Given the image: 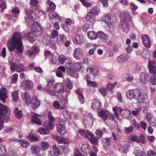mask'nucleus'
Wrapping results in <instances>:
<instances>
[{
    "instance_id": "obj_14",
    "label": "nucleus",
    "mask_w": 156,
    "mask_h": 156,
    "mask_svg": "<svg viewBox=\"0 0 156 156\" xmlns=\"http://www.w3.org/2000/svg\"><path fill=\"white\" fill-rule=\"evenodd\" d=\"M21 97L24 101L25 104L27 106H28L31 104L30 97L29 93L27 92H24L22 93Z\"/></svg>"
},
{
    "instance_id": "obj_54",
    "label": "nucleus",
    "mask_w": 156,
    "mask_h": 156,
    "mask_svg": "<svg viewBox=\"0 0 156 156\" xmlns=\"http://www.w3.org/2000/svg\"><path fill=\"white\" fill-rule=\"evenodd\" d=\"M6 149L5 147L2 145H0V155H4L5 154Z\"/></svg>"
},
{
    "instance_id": "obj_43",
    "label": "nucleus",
    "mask_w": 156,
    "mask_h": 156,
    "mask_svg": "<svg viewBox=\"0 0 156 156\" xmlns=\"http://www.w3.org/2000/svg\"><path fill=\"white\" fill-rule=\"evenodd\" d=\"M81 149L83 151L87 153V152H89L90 147L88 144H84L82 146Z\"/></svg>"
},
{
    "instance_id": "obj_2",
    "label": "nucleus",
    "mask_w": 156,
    "mask_h": 156,
    "mask_svg": "<svg viewBox=\"0 0 156 156\" xmlns=\"http://www.w3.org/2000/svg\"><path fill=\"white\" fill-rule=\"evenodd\" d=\"M10 113L11 111L7 107L0 104V131L4 127L3 120L7 122Z\"/></svg>"
},
{
    "instance_id": "obj_5",
    "label": "nucleus",
    "mask_w": 156,
    "mask_h": 156,
    "mask_svg": "<svg viewBox=\"0 0 156 156\" xmlns=\"http://www.w3.org/2000/svg\"><path fill=\"white\" fill-rule=\"evenodd\" d=\"M47 84L44 87V89L46 92L48 94L54 96L55 93L53 90V83L55 82V80L53 78H50L47 80Z\"/></svg>"
},
{
    "instance_id": "obj_10",
    "label": "nucleus",
    "mask_w": 156,
    "mask_h": 156,
    "mask_svg": "<svg viewBox=\"0 0 156 156\" xmlns=\"http://www.w3.org/2000/svg\"><path fill=\"white\" fill-rule=\"evenodd\" d=\"M66 67L67 71L70 75L76 77L77 76V74L75 70L74 69L72 63L70 62H67L65 64Z\"/></svg>"
},
{
    "instance_id": "obj_64",
    "label": "nucleus",
    "mask_w": 156,
    "mask_h": 156,
    "mask_svg": "<svg viewBox=\"0 0 156 156\" xmlns=\"http://www.w3.org/2000/svg\"><path fill=\"white\" fill-rule=\"evenodd\" d=\"M58 59L59 62L62 64H63L66 60V57L62 55H60Z\"/></svg>"
},
{
    "instance_id": "obj_57",
    "label": "nucleus",
    "mask_w": 156,
    "mask_h": 156,
    "mask_svg": "<svg viewBox=\"0 0 156 156\" xmlns=\"http://www.w3.org/2000/svg\"><path fill=\"white\" fill-rule=\"evenodd\" d=\"M146 118L149 123L151 122V120L154 119V117L152 114L150 113H148L147 114Z\"/></svg>"
},
{
    "instance_id": "obj_17",
    "label": "nucleus",
    "mask_w": 156,
    "mask_h": 156,
    "mask_svg": "<svg viewBox=\"0 0 156 156\" xmlns=\"http://www.w3.org/2000/svg\"><path fill=\"white\" fill-rule=\"evenodd\" d=\"M149 76L146 72L142 73L140 75V82L143 84H145L148 82Z\"/></svg>"
},
{
    "instance_id": "obj_3",
    "label": "nucleus",
    "mask_w": 156,
    "mask_h": 156,
    "mask_svg": "<svg viewBox=\"0 0 156 156\" xmlns=\"http://www.w3.org/2000/svg\"><path fill=\"white\" fill-rule=\"evenodd\" d=\"M121 19V27L123 32L126 33L128 31L129 25L132 23V18L127 13H124L120 16Z\"/></svg>"
},
{
    "instance_id": "obj_19",
    "label": "nucleus",
    "mask_w": 156,
    "mask_h": 156,
    "mask_svg": "<svg viewBox=\"0 0 156 156\" xmlns=\"http://www.w3.org/2000/svg\"><path fill=\"white\" fill-rule=\"evenodd\" d=\"M25 12L28 17V18H25V21L26 22H28L30 20H32L35 19V13L33 11L30 10H26Z\"/></svg>"
},
{
    "instance_id": "obj_22",
    "label": "nucleus",
    "mask_w": 156,
    "mask_h": 156,
    "mask_svg": "<svg viewBox=\"0 0 156 156\" xmlns=\"http://www.w3.org/2000/svg\"><path fill=\"white\" fill-rule=\"evenodd\" d=\"M32 104L31 107L33 109H36L40 105V103L36 96H33L31 101Z\"/></svg>"
},
{
    "instance_id": "obj_63",
    "label": "nucleus",
    "mask_w": 156,
    "mask_h": 156,
    "mask_svg": "<svg viewBox=\"0 0 156 156\" xmlns=\"http://www.w3.org/2000/svg\"><path fill=\"white\" fill-rule=\"evenodd\" d=\"M117 84V82H115L113 83H110L108 84L107 88L110 91H112L114 88L115 86Z\"/></svg>"
},
{
    "instance_id": "obj_47",
    "label": "nucleus",
    "mask_w": 156,
    "mask_h": 156,
    "mask_svg": "<svg viewBox=\"0 0 156 156\" xmlns=\"http://www.w3.org/2000/svg\"><path fill=\"white\" fill-rule=\"evenodd\" d=\"M16 141L18 140L20 143V145L23 147H26L27 145H29V143L27 141H24L23 140H16Z\"/></svg>"
},
{
    "instance_id": "obj_7",
    "label": "nucleus",
    "mask_w": 156,
    "mask_h": 156,
    "mask_svg": "<svg viewBox=\"0 0 156 156\" xmlns=\"http://www.w3.org/2000/svg\"><path fill=\"white\" fill-rule=\"evenodd\" d=\"M32 26L34 27L33 30L31 31L33 35L36 37L41 36L42 34V32L39 23L37 22L34 21L32 23Z\"/></svg>"
},
{
    "instance_id": "obj_52",
    "label": "nucleus",
    "mask_w": 156,
    "mask_h": 156,
    "mask_svg": "<svg viewBox=\"0 0 156 156\" xmlns=\"http://www.w3.org/2000/svg\"><path fill=\"white\" fill-rule=\"evenodd\" d=\"M87 120H88H88H85L83 121V124L85 125L86 127H87L88 126H91L92 124V119L89 118L88 119H87Z\"/></svg>"
},
{
    "instance_id": "obj_42",
    "label": "nucleus",
    "mask_w": 156,
    "mask_h": 156,
    "mask_svg": "<svg viewBox=\"0 0 156 156\" xmlns=\"http://www.w3.org/2000/svg\"><path fill=\"white\" fill-rule=\"evenodd\" d=\"M49 14V16L51 19H54L55 18L59 19L60 16L56 12H50Z\"/></svg>"
},
{
    "instance_id": "obj_51",
    "label": "nucleus",
    "mask_w": 156,
    "mask_h": 156,
    "mask_svg": "<svg viewBox=\"0 0 156 156\" xmlns=\"http://www.w3.org/2000/svg\"><path fill=\"white\" fill-rule=\"evenodd\" d=\"M12 14L16 17L19 14L20 10L18 8H15L12 9Z\"/></svg>"
},
{
    "instance_id": "obj_37",
    "label": "nucleus",
    "mask_w": 156,
    "mask_h": 156,
    "mask_svg": "<svg viewBox=\"0 0 156 156\" xmlns=\"http://www.w3.org/2000/svg\"><path fill=\"white\" fill-rule=\"evenodd\" d=\"M14 113L15 116L18 119H21L23 116V114L20 110H19L17 108H15L14 111Z\"/></svg>"
},
{
    "instance_id": "obj_11",
    "label": "nucleus",
    "mask_w": 156,
    "mask_h": 156,
    "mask_svg": "<svg viewBox=\"0 0 156 156\" xmlns=\"http://www.w3.org/2000/svg\"><path fill=\"white\" fill-rule=\"evenodd\" d=\"M39 51V49L37 46H34L29 50L25 51V54L27 56L30 57L37 54Z\"/></svg>"
},
{
    "instance_id": "obj_59",
    "label": "nucleus",
    "mask_w": 156,
    "mask_h": 156,
    "mask_svg": "<svg viewBox=\"0 0 156 156\" xmlns=\"http://www.w3.org/2000/svg\"><path fill=\"white\" fill-rule=\"evenodd\" d=\"M11 70L12 71H16L17 72L18 65L15 63H12L10 66Z\"/></svg>"
},
{
    "instance_id": "obj_44",
    "label": "nucleus",
    "mask_w": 156,
    "mask_h": 156,
    "mask_svg": "<svg viewBox=\"0 0 156 156\" xmlns=\"http://www.w3.org/2000/svg\"><path fill=\"white\" fill-rule=\"evenodd\" d=\"M100 12L99 9L97 7H94V8H92L89 12L92 13L95 16L96 15H98Z\"/></svg>"
},
{
    "instance_id": "obj_18",
    "label": "nucleus",
    "mask_w": 156,
    "mask_h": 156,
    "mask_svg": "<svg viewBox=\"0 0 156 156\" xmlns=\"http://www.w3.org/2000/svg\"><path fill=\"white\" fill-rule=\"evenodd\" d=\"M58 132L61 134H65L66 132V126L63 122H60L57 125Z\"/></svg>"
},
{
    "instance_id": "obj_29",
    "label": "nucleus",
    "mask_w": 156,
    "mask_h": 156,
    "mask_svg": "<svg viewBox=\"0 0 156 156\" xmlns=\"http://www.w3.org/2000/svg\"><path fill=\"white\" fill-rule=\"evenodd\" d=\"M66 39V37L64 35L59 34L57 37V43L59 45H61L64 44Z\"/></svg>"
},
{
    "instance_id": "obj_13",
    "label": "nucleus",
    "mask_w": 156,
    "mask_h": 156,
    "mask_svg": "<svg viewBox=\"0 0 156 156\" xmlns=\"http://www.w3.org/2000/svg\"><path fill=\"white\" fill-rule=\"evenodd\" d=\"M139 89H130L126 91V94L127 98L131 100L133 98L135 99Z\"/></svg>"
},
{
    "instance_id": "obj_25",
    "label": "nucleus",
    "mask_w": 156,
    "mask_h": 156,
    "mask_svg": "<svg viewBox=\"0 0 156 156\" xmlns=\"http://www.w3.org/2000/svg\"><path fill=\"white\" fill-rule=\"evenodd\" d=\"M46 4L49 7L47 8L46 10L49 12H51L54 10L56 8L55 4L50 0H48Z\"/></svg>"
},
{
    "instance_id": "obj_60",
    "label": "nucleus",
    "mask_w": 156,
    "mask_h": 156,
    "mask_svg": "<svg viewBox=\"0 0 156 156\" xmlns=\"http://www.w3.org/2000/svg\"><path fill=\"white\" fill-rule=\"evenodd\" d=\"M28 137L32 141H37L38 140V138L36 136L32 134H30L29 135Z\"/></svg>"
},
{
    "instance_id": "obj_20",
    "label": "nucleus",
    "mask_w": 156,
    "mask_h": 156,
    "mask_svg": "<svg viewBox=\"0 0 156 156\" xmlns=\"http://www.w3.org/2000/svg\"><path fill=\"white\" fill-rule=\"evenodd\" d=\"M41 115L36 113L33 114L32 116L31 120L35 123L40 125H42L40 119Z\"/></svg>"
},
{
    "instance_id": "obj_26",
    "label": "nucleus",
    "mask_w": 156,
    "mask_h": 156,
    "mask_svg": "<svg viewBox=\"0 0 156 156\" xmlns=\"http://www.w3.org/2000/svg\"><path fill=\"white\" fill-rule=\"evenodd\" d=\"M97 37L100 38L101 41L104 42H106L108 38V36L102 31L97 32Z\"/></svg>"
},
{
    "instance_id": "obj_46",
    "label": "nucleus",
    "mask_w": 156,
    "mask_h": 156,
    "mask_svg": "<svg viewBox=\"0 0 156 156\" xmlns=\"http://www.w3.org/2000/svg\"><path fill=\"white\" fill-rule=\"evenodd\" d=\"M38 132L41 134H48L49 133V132L46 129H45L41 127L38 129Z\"/></svg>"
},
{
    "instance_id": "obj_45",
    "label": "nucleus",
    "mask_w": 156,
    "mask_h": 156,
    "mask_svg": "<svg viewBox=\"0 0 156 156\" xmlns=\"http://www.w3.org/2000/svg\"><path fill=\"white\" fill-rule=\"evenodd\" d=\"M103 21L108 25L110 24L111 22V17L108 15H106L103 17Z\"/></svg>"
},
{
    "instance_id": "obj_23",
    "label": "nucleus",
    "mask_w": 156,
    "mask_h": 156,
    "mask_svg": "<svg viewBox=\"0 0 156 156\" xmlns=\"http://www.w3.org/2000/svg\"><path fill=\"white\" fill-rule=\"evenodd\" d=\"M7 90L4 87L0 89V99L3 102L5 103V99L7 97Z\"/></svg>"
},
{
    "instance_id": "obj_31",
    "label": "nucleus",
    "mask_w": 156,
    "mask_h": 156,
    "mask_svg": "<svg viewBox=\"0 0 156 156\" xmlns=\"http://www.w3.org/2000/svg\"><path fill=\"white\" fill-rule=\"evenodd\" d=\"M87 72L91 73L94 75H97L98 74V69L97 67L95 66L87 69Z\"/></svg>"
},
{
    "instance_id": "obj_39",
    "label": "nucleus",
    "mask_w": 156,
    "mask_h": 156,
    "mask_svg": "<svg viewBox=\"0 0 156 156\" xmlns=\"http://www.w3.org/2000/svg\"><path fill=\"white\" fill-rule=\"evenodd\" d=\"M62 114L64 118L67 120H69L71 118L70 112L66 110H64L62 112Z\"/></svg>"
},
{
    "instance_id": "obj_28",
    "label": "nucleus",
    "mask_w": 156,
    "mask_h": 156,
    "mask_svg": "<svg viewBox=\"0 0 156 156\" xmlns=\"http://www.w3.org/2000/svg\"><path fill=\"white\" fill-rule=\"evenodd\" d=\"M23 86L26 90L31 89L33 87V83L30 80H26L23 83Z\"/></svg>"
},
{
    "instance_id": "obj_36",
    "label": "nucleus",
    "mask_w": 156,
    "mask_h": 156,
    "mask_svg": "<svg viewBox=\"0 0 156 156\" xmlns=\"http://www.w3.org/2000/svg\"><path fill=\"white\" fill-rule=\"evenodd\" d=\"M64 83L69 89H72L73 87V85L69 79L68 78H65L63 81Z\"/></svg>"
},
{
    "instance_id": "obj_53",
    "label": "nucleus",
    "mask_w": 156,
    "mask_h": 156,
    "mask_svg": "<svg viewBox=\"0 0 156 156\" xmlns=\"http://www.w3.org/2000/svg\"><path fill=\"white\" fill-rule=\"evenodd\" d=\"M30 150L33 153L36 154L38 151V147L37 146L32 145L30 147Z\"/></svg>"
},
{
    "instance_id": "obj_40",
    "label": "nucleus",
    "mask_w": 156,
    "mask_h": 156,
    "mask_svg": "<svg viewBox=\"0 0 156 156\" xmlns=\"http://www.w3.org/2000/svg\"><path fill=\"white\" fill-rule=\"evenodd\" d=\"M86 19L88 21L93 22L95 19V16L92 13L89 12L86 16Z\"/></svg>"
},
{
    "instance_id": "obj_48",
    "label": "nucleus",
    "mask_w": 156,
    "mask_h": 156,
    "mask_svg": "<svg viewBox=\"0 0 156 156\" xmlns=\"http://www.w3.org/2000/svg\"><path fill=\"white\" fill-rule=\"evenodd\" d=\"M28 37L29 41L31 42H33L35 40L36 37L34 36L31 31H30L28 34Z\"/></svg>"
},
{
    "instance_id": "obj_34",
    "label": "nucleus",
    "mask_w": 156,
    "mask_h": 156,
    "mask_svg": "<svg viewBox=\"0 0 156 156\" xmlns=\"http://www.w3.org/2000/svg\"><path fill=\"white\" fill-rule=\"evenodd\" d=\"M101 105V103L99 100L94 99L91 105V107L93 109H98L100 107Z\"/></svg>"
},
{
    "instance_id": "obj_33",
    "label": "nucleus",
    "mask_w": 156,
    "mask_h": 156,
    "mask_svg": "<svg viewBox=\"0 0 156 156\" xmlns=\"http://www.w3.org/2000/svg\"><path fill=\"white\" fill-rule=\"evenodd\" d=\"M43 126L45 129L49 131V130H52L53 129L54 125V122L49 121L44 122Z\"/></svg>"
},
{
    "instance_id": "obj_50",
    "label": "nucleus",
    "mask_w": 156,
    "mask_h": 156,
    "mask_svg": "<svg viewBox=\"0 0 156 156\" xmlns=\"http://www.w3.org/2000/svg\"><path fill=\"white\" fill-rule=\"evenodd\" d=\"M130 113V111L129 110H124L121 111V114L123 117L124 118H126L128 117Z\"/></svg>"
},
{
    "instance_id": "obj_41",
    "label": "nucleus",
    "mask_w": 156,
    "mask_h": 156,
    "mask_svg": "<svg viewBox=\"0 0 156 156\" xmlns=\"http://www.w3.org/2000/svg\"><path fill=\"white\" fill-rule=\"evenodd\" d=\"M128 58V57L127 55H120L117 58V61L119 62L122 63Z\"/></svg>"
},
{
    "instance_id": "obj_24",
    "label": "nucleus",
    "mask_w": 156,
    "mask_h": 156,
    "mask_svg": "<svg viewBox=\"0 0 156 156\" xmlns=\"http://www.w3.org/2000/svg\"><path fill=\"white\" fill-rule=\"evenodd\" d=\"M140 138L137 137L136 136L131 135L129 136V139L132 141H135L138 143H140L141 140L142 143H144L145 141L144 137L142 135H140Z\"/></svg>"
},
{
    "instance_id": "obj_16",
    "label": "nucleus",
    "mask_w": 156,
    "mask_h": 156,
    "mask_svg": "<svg viewBox=\"0 0 156 156\" xmlns=\"http://www.w3.org/2000/svg\"><path fill=\"white\" fill-rule=\"evenodd\" d=\"M141 38L142 42L145 47L147 48H150L151 44L148 36L146 34H144L142 35Z\"/></svg>"
},
{
    "instance_id": "obj_38",
    "label": "nucleus",
    "mask_w": 156,
    "mask_h": 156,
    "mask_svg": "<svg viewBox=\"0 0 156 156\" xmlns=\"http://www.w3.org/2000/svg\"><path fill=\"white\" fill-rule=\"evenodd\" d=\"M87 36L91 40H93L97 38V33H95L93 31H89L87 33Z\"/></svg>"
},
{
    "instance_id": "obj_62",
    "label": "nucleus",
    "mask_w": 156,
    "mask_h": 156,
    "mask_svg": "<svg viewBox=\"0 0 156 156\" xmlns=\"http://www.w3.org/2000/svg\"><path fill=\"white\" fill-rule=\"evenodd\" d=\"M87 83L88 86L90 87H96L97 86V84L95 82L88 80H87Z\"/></svg>"
},
{
    "instance_id": "obj_8",
    "label": "nucleus",
    "mask_w": 156,
    "mask_h": 156,
    "mask_svg": "<svg viewBox=\"0 0 156 156\" xmlns=\"http://www.w3.org/2000/svg\"><path fill=\"white\" fill-rule=\"evenodd\" d=\"M72 39L74 43L80 45L82 44L84 41L83 36L79 34H76L73 37Z\"/></svg>"
},
{
    "instance_id": "obj_58",
    "label": "nucleus",
    "mask_w": 156,
    "mask_h": 156,
    "mask_svg": "<svg viewBox=\"0 0 156 156\" xmlns=\"http://www.w3.org/2000/svg\"><path fill=\"white\" fill-rule=\"evenodd\" d=\"M133 130V127L131 126L128 127H125L124 129V132L126 134H129L132 132Z\"/></svg>"
},
{
    "instance_id": "obj_49",
    "label": "nucleus",
    "mask_w": 156,
    "mask_h": 156,
    "mask_svg": "<svg viewBox=\"0 0 156 156\" xmlns=\"http://www.w3.org/2000/svg\"><path fill=\"white\" fill-rule=\"evenodd\" d=\"M41 146L43 151L46 150L49 146L48 142L45 141L42 142L41 143Z\"/></svg>"
},
{
    "instance_id": "obj_6",
    "label": "nucleus",
    "mask_w": 156,
    "mask_h": 156,
    "mask_svg": "<svg viewBox=\"0 0 156 156\" xmlns=\"http://www.w3.org/2000/svg\"><path fill=\"white\" fill-rule=\"evenodd\" d=\"M136 96L135 99L140 103H144L147 100V94L139 89Z\"/></svg>"
},
{
    "instance_id": "obj_61",
    "label": "nucleus",
    "mask_w": 156,
    "mask_h": 156,
    "mask_svg": "<svg viewBox=\"0 0 156 156\" xmlns=\"http://www.w3.org/2000/svg\"><path fill=\"white\" fill-rule=\"evenodd\" d=\"M136 156H145V153L140 151H135L134 152Z\"/></svg>"
},
{
    "instance_id": "obj_4",
    "label": "nucleus",
    "mask_w": 156,
    "mask_h": 156,
    "mask_svg": "<svg viewBox=\"0 0 156 156\" xmlns=\"http://www.w3.org/2000/svg\"><path fill=\"white\" fill-rule=\"evenodd\" d=\"M79 132L81 136L87 137L92 144L95 145L97 144L98 139L95 137L94 135L89 131H87L86 132L84 130H80Z\"/></svg>"
},
{
    "instance_id": "obj_15",
    "label": "nucleus",
    "mask_w": 156,
    "mask_h": 156,
    "mask_svg": "<svg viewBox=\"0 0 156 156\" xmlns=\"http://www.w3.org/2000/svg\"><path fill=\"white\" fill-rule=\"evenodd\" d=\"M148 67L150 72L156 74V63L153 60H150L148 62Z\"/></svg>"
},
{
    "instance_id": "obj_1",
    "label": "nucleus",
    "mask_w": 156,
    "mask_h": 156,
    "mask_svg": "<svg viewBox=\"0 0 156 156\" xmlns=\"http://www.w3.org/2000/svg\"><path fill=\"white\" fill-rule=\"evenodd\" d=\"M22 40V36L20 33L18 32L14 33L7 44L9 51H12L16 48L18 53H22L24 48Z\"/></svg>"
},
{
    "instance_id": "obj_32",
    "label": "nucleus",
    "mask_w": 156,
    "mask_h": 156,
    "mask_svg": "<svg viewBox=\"0 0 156 156\" xmlns=\"http://www.w3.org/2000/svg\"><path fill=\"white\" fill-rule=\"evenodd\" d=\"M52 149L53 153V155L52 154L51 151L48 152V155L49 156H58V155L60 154V151L59 149L55 145L53 146Z\"/></svg>"
},
{
    "instance_id": "obj_9",
    "label": "nucleus",
    "mask_w": 156,
    "mask_h": 156,
    "mask_svg": "<svg viewBox=\"0 0 156 156\" xmlns=\"http://www.w3.org/2000/svg\"><path fill=\"white\" fill-rule=\"evenodd\" d=\"M84 52L82 49L80 48H76L73 53L74 58L77 60L81 59L83 56Z\"/></svg>"
},
{
    "instance_id": "obj_56",
    "label": "nucleus",
    "mask_w": 156,
    "mask_h": 156,
    "mask_svg": "<svg viewBox=\"0 0 156 156\" xmlns=\"http://www.w3.org/2000/svg\"><path fill=\"white\" fill-rule=\"evenodd\" d=\"M150 83L152 85H156V76L154 75H151L150 79Z\"/></svg>"
},
{
    "instance_id": "obj_30",
    "label": "nucleus",
    "mask_w": 156,
    "mask_h": 156,
    "mask_svg": "<svg viewBox=\"0 0 156 156\" xmlns=\"http://www.w3.org/2000/svg\"><path fill=\"white\" fill-rule=\"evenodd\" d=\"M54 89L57 93H62L64 90V85L62 83H56L54 87Z\"/></svg>"
},
{
    "instance_id": "obj_12",
    "label": "nucleus",
    "mask_w": 156,
    "mask_h": 156,
    "mask_svg": "<svg viewBox=\"0 0 156 156\" xmlns=\"http://www.w3.org/2000/svg\"><path fill=\"white\" fill-rule=\"evenodd\" d=\"M55 139L58 143L66 144L65 147H62V149L63 151H68L67 148L68 147L69 142L67 139L64 137H60L58 136H56L55 137Z\"/></svg>"
},
{
    "instance_id": "obj_21",
    "label": "nucleus",
    "mask_w": 156,
    "mask_h": 156,
    "mask_svg": "<svg viewBox=\"0 0 156 156\" xmlns=\"http://www.w3.org/2000/svg\"><path fill=\"white\" fill-rule=\"evenodd\" d=\"M98 115L102 120H105L108 117L109 115V112L108 110H102L98 113Z\"/></svg>"
},
{
    "instance_id": "obj_27",
    "label": "nucleus",
    "mask_w": 156,
    "mask_h": 156,
    "mask_svg": "<svg viewBox=\"0 0 156 156\" xmlns=\"http://www.w3.org/2000/svg\"><path fill=\"white\" fill-rule=\"evenodd\" d=\"M103 144L104 147H108L112 144L113 141L112 137L104 138L102 139Z\"/></svg>"
},
{
    "instance_id": "obj_35",
    "label": "nucleus",
    "mask_w": 156,
    "mask_h": 156,
    "mask_svg": "<svg viewBox=\"0 0 156 156\" xmlns=\"http://www.w3.org/2000/svg\"><path fill=\"white\" fill-rule=\"evenodd\" d=\"M53 106L55 109L61 110L63 109L64 107L63 106H61L60 102L58 101H55L53 103Z\"/></svg>"
},
{
    "instance_id": "obj_55",
    "label": "nucleus",
    "mask_w": 156,
    "mask_h": 156,
    "mask_svg": "<svg viewBox=\"0 0 156 156\" xmlns=\"http://www.w3.org/2000/svg\"><path fill=\"white\" fill-rule=\"evenodd\" d=\"M12 97L14 101H16L18 99V93L17 91H14L12 93Z\"/></svg>"
}]
</instances>
